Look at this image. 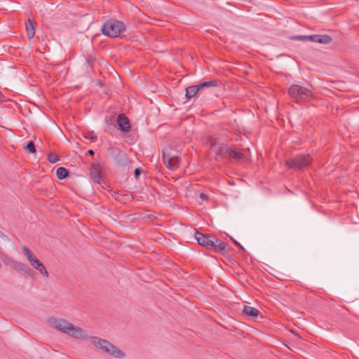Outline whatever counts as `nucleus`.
<instances>
[{
    "instance_id": "nucleus-1",
    "label": "nucleus",
    "mask_w": 359,
    "mask_h": 359,
    "mask_svg": "<svg viewBox=\"0 0 359 359\" xmlns=\"http://www.w3.org/2000/svg\"><path fill=\"white\" fill-rule=\"evenodd\" d=\"M48 325L63 332L68 334L72 337L77 339H88V337L85 333L83 330L79 327H76L72 323L64 319H59L55 318H49L48 320Z\"/></svg>"
},
{
    "instance_id": "nucleus-2",
    "label": "nucleus",
    "mask_w": 359,
    "mask_h": 359,
    "mask_svg": "<svg viewBox=\"0 0 359 359\" xmlns=\"http://www.w3.org/2000/svg\"><path fill=\"white\" fill-rule=\"evenodd\" d=\"M89 339L90 340V343L97 350H100L102 352L116 358H123L125 357L124 352L119 349L117 346L112 344L108 340L103 339L97 337H91Z\"/></svg>"
},
{
    "instance_id": "nucleus-3",
    "label": "nucleus",
    "mask_w": 359,
    "mask_h": 359,
    "mask_svg": "<svg viewBox=\"0 0 359 359\" xmlns=\"http://www.w3.org/2000/svg\"><path fill=\"white\" fill-rule=\"evenodd\" d=\"M194 237L200 245L205 247L208 249L212 250L217 252L225 250L226 243L220 239L210 236L208 234H203L198 231L195 233Z\"/></svg>"
},
{
    "instance_id": "nucleus-4",
    "label": "nucleus",
    "mask_w": 359,
    "mask_h": 359,
    "mask_svg": "<svg viewBox=\"0 0 359 359\" xmlns=\"http://www.w3.org/2000/svg\"><path fill=\"white\" fill-rule=\"evenodd\" d=\"M126 26L123 22L110 18L102 25L101 31L104 36L116 38L119 37L126 31Z\"/></svg>"
},
{
    "instance_id": "nucleus-5",
    "label": "nucleus",
    "mask_w": 359,
    "mask_h": 359,
    "mask_svg": "<svg viewBox=\"0 0 359 359\" xmlns=\"http://www.w3.org/2000/svg\"><path fill=\"white\" fill-rule=\"evenodd\" d=\"M290 96L294 100L306 101L313 97V91L299 85H292L288 90Z\"/></svg>"
},
{
    "instance_id": "nucleus-6",
    "label": "nucleus",
    "mask_w": 359,
    "mask_h": 359,
    "mask_svg": "<svg viewBox=\"0 0 359 359\" xmlns=\"http://www.w3.org/2000/svg\"><path fill=\"white\" fill-rule=\"evenodd\" d=\"M312 161L313 158L309 154H299L288 159L286 161V165L291 168L303 170L309 167Z\"/></svg>"
},
{
    "instance_id": "nucleus-7",
    "label": "nucleus",
    "mask_w": 359,
    "mask_h": 359,
    "mask_svg": "<svg viewBox=\"0 0 359 359\" xmlns=\"http://www.w3.org/2000/svg\"><path fill=\"white\" fill-rule=\"evenodd\" d=\"M163 160L167 168L170 170H175L180 166V156L177 151L172 148L163 150Z\"/></svg>"
},
{
    "instance_id": "nucleus-8",
    "label": "nucleus",
    "mask_w": 359,
    "mask_h": 359,
    "mask_svg": "<svg viewBox=\"0 0 359 359\" xmlns=\"http://www.w3.org/2000/svg\"><path fill=\"white\" fill-rule=\"evenodd\" d=\"M112 153L118 166L123 168L129 166L130 161L124 151L115 148L112 149Z\"/></svg>"
},
{
    "instance_id": "nucleus-9",
    "label": "nucleus",
    "mask_w": 359,
    "mask_h": 359,
    "mask_svg": "<svg viewBox=\"0 0 359 359\" xmlns=\"http://www.w3.org/2000/svg\"><path fill=\"white\" fill-rule=\"evenodd\" d=\"M103 171V165L101 163L94 162L92 163L90 174L93 180L97 183L100 184L102 182V173Z\"/></svg>"
},
{
    "instance_id": "nucleus-10",
    "label": "nucleus",
    "mask_w": 359,
    "mask_h": 359,
    "mask_svg": "<svg viewBox=\"0 0 359 359\" xmlns=\"http://www.w3.org/2000/svg\"><path fill=\"white\" fill-rule=\"evenodd\" d=\"M211 148L215 151L217 156L221 158L229 157L231 148L228 147L226 144H221L217 145L216 144H212Z\"/></svg>"
},
{
    "instance_id": "nucleus-11",
    "label": "nucleus",
    "mask_w": 359,
    "mask_h": 359,
    "mask_svg": "<svg viewBox=\"0 0 359 359\" xmlns=\"http://www.w3.org/2000/svg\"><path fill=\"white\" fill-rule=\"evenodd\" d=\"M117 125L119 130L124 133H128L131 129L130 121L124 114H120L118 116Z\"/></svg>"
},
{
    "instance_id": "nucleus-12",
    "label": "nucleus",
    "mask_w": 359,
    "mask_h": 359,
    "mask_svg": "<svg viewBox=\"0 0 359 359\" xmlns=\"http://www.w3.org/2000/svg\"><path fill=\"white\" fill-rule=\"evenodd\" d=\"M22 252L23 255L27 258L30 265H32V263H35L38 259L34 252L27 246H23L22 248Z\"/></svg>"
},
{
    "instance_id": "nucleus-13",
    "label": "nucleus",
    "mask_w": 359,
    "mask_h": 359,
    "mask_svg": "<svg viewBox=\"0 0 359 359\" xmlns=\"http://www.w3.org/2000/svg\"><path fill=\"white\" fill-rule=\"evenodd\" d=\"M243 313L245 316L252 317L253 318H257L260 314V311L258 309L250 306H245L243 310Z\"/></svg>"
},
{
    "instance_id": "nucleus-14",
    "label": "nucleus",
    "mask_w": 359,
    "mask_h": 359,
    "mask_svg": "<svg viewBox=\"0 0 359 359\" xmlns=\"http://www.w3.org/2000/svg\"><path fill=\"white\" fill-rule=\"evenodd\" d=\"M33 268H34L36 270H37L41 275L43 276L48 277V272L45 268L42 262H41L39 259L37 261L32 264L31 265Z\"/></svg>"
},
{
    "instance_id": "nucleus-15",
    "label": "nucleus",
    "mask_w": 359,
    "mask_h": 359,
    "mask_svg": "<svg viewBox=\"0 0 359 359\" xmlns=\"http://www.w3.org/2000/svg\"><path fill=\"white\" fill-rule=\"evenodd\" d=\"M33 268H34L36 270H37L41 275L43 276L48 277V272L45 268L42 262H41L39 259L37 261L32 264L31 265Z\"/></svg>"
},
{
    "instance_id": "nucleus-16",
    "label": "nucleus",
    "mask_w": 359,
    "mask_h": 359,
    "mask_svg": "<svg viewBox=\"0 0 359 359\" xmlns=\"http://www.w3.org/2000/svg\"><path fill=\"white\" fill-rule=\"evenodd\" d=\"M26 31L28 38L29 39H33L35 35V27L34 22L31 19H28L27 22H26Z\"/></svg>"
},
{
    "instance_id": "nucleus-17",
    "label": "nucleus",
    "mask_w": 359,
    "mask_h": 359,
    "mask_svg": "<svg viewBox=\"0 0 359 359\" xmlns=\"http://www.w3.org/2000/svg\"><path fill=\"white\" fill-rule=\"evenodd\" d=\"M200 90L199 87L197 85L190 86L186 88V97L188 99L194 97L197 93Z\"/></svg>"
},
{
    "instance_id": "nucleus-18",
    "label": "nucleus",
    "mask_w": 359,
    "mask_h": 359,
    "mask_svg": "<svg viewBox=\"0 0 359 359\" xmlns=\"http://www.w3.org/2000/svg\"><path fill=\"white\" fill-rule=\"evenodd\" d=\"M198 86L200 90L205 88L218 87L219 82L217 80L212 79V80L204 81L202 83H198Z\"/></svg>"
},
{
    "instance_id": "nucleus-19",
    "label": "nucleus",
    "mask_w": 359,
    "mask_h": 359,
    "mask_svg": "<svg viewBox=\"0 0 359 359\" xmlns=\"http://www.w3.org/2000/svg\"><path fill=\"white\" fill-rule=\"evenodd\" d=\"M332 38L328 34H317L316 43L321 44H329L332 42Z\"/></svg>"
},
{
    "instance_id": "nucleus-20",
    "label": "nucleus",
    "mask_w": 359,
    "mask_h": 359,
    "mask_svg": "<svg viewBox=\"0 0 359 359\" xmlns=\"http://www.w3.org/2000/svg\"><path fill=\"white\" fill-rule=\"evenodd\" d=\"M13 269L18 271H22L27 274L31 272V270L22 262L15 263Z\"/></svg>"
},
{
    "instance_id": "nucleus-21",
    "label": "nucleus",
    "mask_w": 359,
    "mask_h": 359,
    "mask_svg": "<svg viewBox=\"0 0 359 359\" xmlns=\"http://www.w3.org/2000/svg\"><path fill=\"white\" fill-rule=\"evenodd\" d=\"M69 171L64 167H59L56 170V175L59 180H64L68 175Z\"/></svg>"
},
{
    "instance_id": "nucleus-22",
    "label": "nucleus",
    "mask_w": 359,
    "mask_h": 359,
    "mask_svg": "<svg viewBox=\"0 0 359 359\" xmlns=\"http://www.w3.org/2000/svg\"><path fill=\"white\" fill-rule=\"evenodd\" d=\"M229 157L240 161L243 158L244 154L241 151L231 149Z\"/></svg>"
},
{
    "instance_id": "nucleus-23",
    "label": "nucleus",
    "mask_w": 359,
    "mask_h": 359,
    "mask_svg": "<svg viewBox=\"0 0 359 359\" xmlns=\"http://www.w3.org/2000/svg\"><path fill=\"white\" fill-rule=\"evenodd\" d=\"M47 159L49 162L52 163H55L59 161L58 156L55 153H50L48 156Z\"/></svg>"
},
{
    "instance_id": "nucleus-24",
    "label": "nucleus",
    "mask_w": 359,
    "mask_h": 359,
    "mask_svg": "<svg viewBox=\"0 0 359 359\" xmlns=\"http://www.w3.org/2000/svg\"><path fill=\"white\" fill-rule=\"evenodd\" d=\"M25 148L30 154H34L36 152L35 144L32 141L29 142Z\"/></svg>"
},
{
    "instance_id": "nucleus-25",
    "label": "nucleus",
    "mask_w": 359,
    "mask_h": 359,
    "mask_svg": "<svg viewBox=\"0 0 359 359\" xmlns=\"http://www.w3.org/2000/svg\"><path fill=\"white\" fill-rule=\"evenodd\" d=\"M307 36L308 35H294L290 37V39L294 41H307Z\"/></svg>"
},
{
    "instance_id": "nucleus-26",
    "label": "nucleus",
    "mask_w": 359,
    "mask_h": 359,
    "mask_svg": "<svg viewBox=\"0 0 359 359\" xmlns=\"http://www.w3.org/2000/svg\"><path fill=\"white\" fill-rule=\"evenodd\" d=\"M307 41H311L312 42L316 43V41H317V34L308 35L307 36Z\"/></svg>"
},
{
    "instance_id": "nucleus-27",
    "label": "nucleus",
    "mask_w": 359,
    "mask_h": 359,
    "mask_svg": "<svg viewBox=\"0 0 359 359\" xmlns=\"http://www.w3.org/2000/svg\"><path fill=\"white\" fill-rule=\"evenodd\" d=\"M142 172V170L141 168H137L134 172V175H135V178L137 179L139 177V176L141 175Z\"/></svg>"
},
{
    "instance_id": "nucleus-28",
    "label": "nucleus",
    "mask_w": 359,
    "mask_h": 359,
    "mask_svg": "<svg viewBox=\"0 0 359 359\" xmlns=\"http://www.w3.org/2000/svg\"><path fill=\"white\" fill-rule=\"evenodd\" d=\"M199 197L202 200V201H208V196L207 194H204V193H201L200 195H199Z\"/></svg>"
},
{
    "instance_id": "nucleus-29",
    "label": "nucleus",
    "mask_w": 359,
    "mask_h": 359,
    "mask_svg": "<svg viewBox=\"0 0 359 359\" xmlns=\"http://www.w3.org/2000/svg\"><path fill=\"white\" fill-rule=\"evenodd\" d=\"M231 239L233 241V243L238 246L241 249H242L243 250H245L244 248L238 243L237 242L236 240H234L233 238H231Z\"/></svg>"
},
{
    "instance_id": "nucleus-30",
    "label": "nucleus",
    "mask_w": 359,
    "mask_h": 359,
    "mask_svg": "<svg viewBox=\"0 0 359 359\" xmlns=\"http://www.w3.org/2000/svg\"><path fill=\"white\" fill-rule=\"evenodd\" d=\"M89 138L91 140V141H95L97 139V136L93 134V133L89 135Z\"/></svg>"
},
{
    "instance_id": "nucleus-31",
    "label": "nucleus",
    "mask_w": 359,
    "mask_h": 359,
    "mask_svg": "<svg viewBox=\"0 0 359 359\" xmlns=\"http://www.w3.org/2000/svg\"><path fill=\"white\" fill-rule=\"evenodd\" d=\"M88 154L93 156V155H94L95 152L93 149H90L88 151Z\"/></svg>"
},
{
    "instance_id": "nucleus-32",
    "label": "nucleus",
    "mask_w": 359,
    "mask_h": 359,
    "mask_svg": "<svg viewBox=\"0 0 359 359\" xmlns=\"http://www.w3.org/2000/svg\"><path fill=\"white\" fill-rule=\"evenodd\" d=\"M4 96L2 95L1 92L0 91V102L3 101Z\"/></svg>"
}]
</instances>
